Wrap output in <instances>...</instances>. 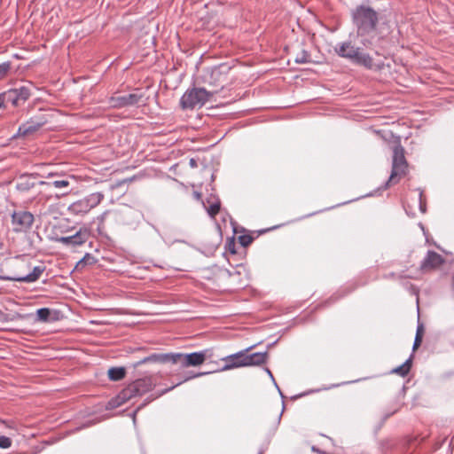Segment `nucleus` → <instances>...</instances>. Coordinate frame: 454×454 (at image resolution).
<instances>
[{"label": "nucleus", "instance_id": "4468645a", "mask_svg": "<svg viewBox=\"0 0 454 454\" xmlns=\"http://www.w3.org/2000/svg\"><path fill=\"white\" fill-rule=\"evenodd\" d=\"M444 262V259L434 251L429 250L420 264L422 270H433L441 266Z\"/></svg>", "mask_w": 454, "mask_h": 454}, {"label": "nucleus", "instance_id": "2eb2a0df", "mask_svg": "<svg viewBox=\"0 0 454 454\" xmlns=\"http://www.w3.org/2000/svg\"><path fill=\"white\" fill-rule=\"evenodd\" d=\"M359 49L355 47L350 42H344L336 47L335 51L340 57L348 59L353 63Z\"/></svg>", "mask_w": 454, "mask_h": 454}, {"label": "nucleus", "instance_id": "f704fd0d", "mask_svg": "<svg viewBox=\"0 0 454 454\" xmlns=\"http://www.w3.org/2000/svg\"><path fill=\"white\" fill-rule=\"evenodd\" d=\"M423 325H419L418 327H417V332H416V336H420L422 337L423 335Z\"/></svg>", "mask_w": 454, "mask_h": 454}, {"label": "nucleus", "instance_id": "5701e85b", "mask_svg": "<svg viewBox=\"0 0 454 454\" xmlns=\"http://www.w3.org/2000/svg\"><path fill=\"white\" fill-rule=\"evenodd\" d=\"M51 310L49 308H41L36 310V319L40 322H50L52 319L51 318Z\"/></svg>", "mask_w": 454, "mask_h": 454}, {"label": "nucleus", "instance_id": "ddd939ff", "mask_svg": "<svg viewBox=\"0 0 454 454\" xmlns=\"http://www.w3.org/2000/svg\"><path fill=\"white\" fill-rule=\"evenodd\" d=\"M209 349H204L199 352H192L190 354H184L183 367L197 366L202 364L206 358L210 355Z\"/></svg>", "mask_w": 454, "mask_h": 454}, {"label": "nucleus", "instance_id": "cd10ccee", "mask_svg": "<svg viewBox=\"0 0 454 454\" xmlns=\"http://www.w3.org/2000/svg\"><path fill=\"white\" fill-rule=\"evenodd\" d=\"M12 445V440L7 437L1 435L0 436V448L7 449Z\"/></svg>", "mask_w": 454, "mask_h": 454}, {"label": "nucleus", "instance_id": "0eeeda50", "mask_svg": "<svg viewBox=\"0 0 454 454\" xmlns=\"http://www.w3.org/2000/svg\"><path fill=\"white\" fill-rule=\"evenodd\" d=\"M184 354L183 353H165V354H152L136 363L133 367H137L146 363H171L174 364H180L183 367Z\"/></svg>", "mask_w": 454, "mask_h": 454}, {"label": "nucleus", "instance_id": "9d476101", "mask_svg": "<svg viewBox=\"0 0 454 454\" xmlns=\"http://www.w3.org/2000/svg\"><path fill=\"white\" fill-rule=\"evenodd\" d=\"M45 270V267L39 265L32 268V270L27 274H16V275H1L0 279L5 281H14L22 283H34L37 281L41 275Z\"/></svg>", "mask_w": 454, "mask_h": 454}, {"label": "nucleus", "instance_id": "c756f323", "mask_svg": "<svg viewBox=\"0 0 454 454\" xmlns=\"http://www.w3.org/2000/svg\"><path fill=\"white\" fill-rule=\"evenodd\" d=\"M11 320H12V318H11L10 315L0 309V322L7 323Z\"/></svg>", "mask_w": 454, "mask_h": 454}, {"label": "nucleus", "instance_id": "dca6fc26", "mask_svg": "<svg viewBox=\"0 0 454 454\" xmlns=\"http://www.w3.org/2000/svg\"><path fill=\"white\" fill-rule=\"evenodd\" d=\"M89 238V232L80 230L75 234L60 238V242L65 245L80 246L86 242Z\"/></svg>", "mask_w": 454, "mask_h": 454}, {"label": "nucleus", "instance_id": "39448f33", "mask_svg": "<svg viewBox=\"0 0 454 454\" xmlns=\"http://www.w3.org/2000/svg\"><path fill=\"white\" fill-rule=\"evenodd\" d=\"M104 199L102 192H97L89 194L88 196L81 199L71 205L67 210L70 215H84L89 213L92 208L96 207Z\"/></svg>", "mask_w": 454, "mask_h": 454}, {"label": "nucleus", "instance_id": "4be33fe9", "mask_svg": "<svg viewBox=\"0 0 454 454\" xmlns=\"http://www.w3.org/2000/svg\"><path fill=\"white\" fill-rule=\"evenodd\" d=\"M126 371L123 367H112L108 370V377L111 380L118 381L125 377Z\"/></svg>", "mask_w": 454, "mask_h": 454}, {"label": "nucleus", "instance_id": "6e6552de", "mask_svg": "<svg viewBox=\"0 0 454 454\" xmlns=\"http://www.w3.org/2000/svg\"><path fill=\"white\" fill-rule=\"evenodd\" d=\"M34 215L28 211H14L12 214V229L14 232H26L34 223Z\"/></svg>", "mask_w": 454, "mask_h": 454}, {"label": "nucleus", "instance_id": "ea45409f", "mask_svg": "<svg viewBox=\"0 0 454 454\" xmlns=\"http://www.w3.org/2000/svg\"><path fill=\"white\" fill-rule=\"evenodd\" d=\"M55 176V174H54V173H49V174L47 175V177H52V176Z\"/></svg>", "mask_w": 454, "mask_h": 454}, {"label": "nucleus", "instance_id": "bb28decb", "mask_svg": "<svg viewBox=\"0 0 454 454\" xmlns=\"http://www.w3.org/2000/svg\"><path fill=\"white\" fill-rule=\"evenodd\" d=\"M239 240L242 247H247L252 243L253 238L248 235H241L239 236Z\"/></svg>", "mask_w": 454, "mask_h": 454}, {"label": "nucleus", "instance_id": "9b49d317", "mask_svg": "<svg viewBox=\"0 0 454 454\" xmlns=\"http://www.w3.org/2000/svg\"><path fill=\"white\" fill-rule=\"evenodd\" d=\"M253 347H249L244 350L239 351L235 354L229 355L223 358L224 362V365L221 369V371H228L234 368L245 367L247 366V353Z\"/></svg>", "mask_w": 454, "mask_h": 454}, {"label": "nucleus", "instance_id": "20e7f679", "mask_svg": "<svg viewBox=\"0 0 454 454\" xmlns=\"http://www.w3.org/2000/svg\"><path fill=\"white\" fill-rule=\"evenodd\" d=\"M211 96L212 93L204 88L187 90L180 99V106L184 110L202 107Z\"/></svg>", "mask_w": 454, "mask_h": 454}, {"label": "nucleus", "instance_id": "e433bc0d", "mask_svg": "<svg viewBox=\"0 0 454 454\" xmlns=\"http://www.w3.org/2000/svg\"><path fill=\"white\" fill-rule=\"evenodd\" d=\"M204 374H205L204 372H200V373L195 374L193 376L188 377L187 379H185V380H187L189 379H192V378L199 377V376H201V375H204Z\"/></svg>", "mask_w": 454, "mask_h": 454}, {"label": "nucleus", "instance_id": "f3484780", "mask_svg": "<svg viewBox=\"0 0 454 454\" xmlns=\"http://www.w3.org/2000/svg\"><path fill=\"white\" fill-rule=\"evenodd\" d=\"M36 185L35 176L33 175H21L16 182V189L27 192Z\"/></svg>", "mask_w": 454, "mask_h": 454}, {"label": "nucleus", "instance_id": "4c0bfd02", "mask_svg": "<svg viewBox=\"0 0 454 454\" xmlns=\"http://www.w3.org/2000/svg\"><path fill=\"white\" fill-rule=\"evenodd\" d=\"M266 372H267V374H269V375L270 376V378L272 379V380L275 382V380H274V378H273V375H272L271 372H270L268 368H266Z\"/></svg>", "mask_w": 454, "mask_h": 454}, {"label": "nucleus", "instance_id": "423d86ee", "mask_svg": "<svg viewBox=\"0 0 454 454\" xmlns=\"http://www.w3.org/2000/svg\"><path fill=\"white\" fill-rule=\"evenodd\" d=\"M48 122V117L45 114H39L31 117L25 123H22L17 132L12 136L13 138L25 137L39 130Z\"/></svg>", "mask_w": 454, "mask_h": 454}, {"label": "nucleus", "instance_id": "7c9ffc66", "mask_svg": "<svg viewBox=\"0 0 454 454\" xmlns=\"http://www.w3.org/2000/svg\"><path fill=\"white\" fill-rule=\"evenodd\" d=\"M17 260L20 261V265L18 266L19 268H27V270L31 269L30 263L26 262L24 259H20L17 257Z\"/></svg>", "mask_w": 454, "mask_h": 454}, {"label": "nucleus", "instance_id": "de8ad7c7", "mask_svg": "<svg viewBox=\"0 0 454 454\" xmlns=\"http://www.w3.org/2000/svg\"><path fill=\"white\" fill-rule=\"evenodd\" d=\"M259 454H262V450H260V451H259Z\"/></svg>", "mask_w": 454, "mask_h": 454}, {"label": "nucleus", "instance_id": "79ce46f5", "mask_svg": "<svg viewBox=\"0 0 454 454\" xmlns=\"http://www.w3.org/2000/svg\"><path fill=\"white\" fill-rule=\"evenodd\" d=\"M312 450H313V451H317V452H320V451H319V450H317V449L316 447H314V446L312 447Z\"/></svg>", "mask_w": 454, "mask_h": 454}, {"label": "nucleus", "instance_id": "473e14b6", "mask_svg": "<svg viewBox=\"0 0 454 454\" xmlns=\"http://www.w3.org/2000/svg\"><path fill=\"white\" fill-rule=\"evenodd\" d=\"M179 384H180V383H177V384H176V386H178ZM175 387H176V385H175V386H172V387H168V388H166V389L162 390V391H161L158 395H156V396H154V397L151 398L147 403H149V402H151L152 400H153V399H155V398L159 397L160 395H163V394H165V393L168 392L169 390L173 389Z\"/></svg>", "mask_w": 454, "mask_h": 454}, {"label": "nucleus", "instance_id": "a211bd4d", "mask_svg": "<svg viewBox=\"0 0 454 454\" xmlns=\"http://www.w3.org/2000/svg\"><path fill=\"white\" fill-rule=\"evenodd\" d=\"M353 63L362 66L367 69L373 68L372 58L368 53L362 51L361 49L358 50Z\"/></svg>", "mask_w": 454, "mask_h": 454}, {"label": "nucleus", "instance_id": "b1692460", "mask_svg": "<svg viewBox=\"0 0 454 454\" xmlns=\"http://www.w3.org/2000/svg\"><path fill=\"white\" fill-rule=\"evenodd\" d=\"M221 203L219 199H215L214 202L207 208V212L210 217H215L220 211Z\"/></svg>", "mask_w": 454, "mask_h": 454}, {"label": "nucleus", "instance_id": "393cba45", "mask_svg": "<svg viewBox=\"0 0 454 454\" xmlns=\"http://www.w3.org/2000/svg\"><path fill=\"white\" fill-rule=\"evenodd\" d=\"M294 61L298 64L309 63L310 62V55L308 53V51H302L296 56Z\"/></svg>", "mask_w": 454, "mask_h": 454}, {"label": "nucleus", "instance_id": "aec40b11", "mask_svg": "<svg viewBox=\"0 0 454 454\" xmlns=\"http://www.w3.org/2000/svg\"><path fill=\"white\" fill-rule=\"evenodd\" d=\"M39 185H46V186H53L57 189L67 188L70 184L68 178L58 179L51 182L47 181H39L37 183Z\"/></svg>", "mask_w": 454, "mask_h": 454}, {"label": "nucleus", "instance_id": "c9c22d12", "mask_svg": "<svg viewBox=\"0 0 454 454\" xmlns=\"http://www.w3.org/2000/svg\"><path fill=\"white\" fill-rule=\"evenodd\" d=\"M189 163L192 168L197 167V161L194 159H191Z\"/></svg>", "mask_w": 454, "mask_h": 454}, {"label": "nucleus", "instance_id": "58836bf2", "mask_svg": "<svg viewBox=\"0 0 454 454\" xmlns=\"http://www.w3.org/2000/svg\"><path fill=\"white\" fill-rule=\"evenodd\" d=\"M194 196L196 199L200 200V194L199 192H195L194 193Z\"/></svg>", "mask_w": 454, "mask_h": 454}, {"label": "nucleus", "instance_id": "72a5a7b5", "mask_svg": "<svg viewBox=\"0 0 454 454\" xmlns=\"http://www.w3.org/2000/svg\"><path fill=\"white\" fill-rule=\"evenodd\" d=\"M7 103V99L4 97V92L0 94V108H2Z\"/></svg>", "mask_w": 454, "mask_h": 454}, {"label": "nucleus", "instance_id": "a18cd8bd", "mask_svg": "<svg viewBox=\"0 0 454 454\" xmlns=\"http://www.w3.org/2000/svg\"><path fill=\"white\" fill-rule=\"evenodd\" d=\"M231 254H234L235 253V250L234 249H231Z\"/></svg>", "mask_w": 454, "mask_h": 454}, {"label": "nucleus", "instance_id": "2f4dec72", "mask_svg": "<svg viewBox=\"0 0 454 454\" xmlns=\"http://www.w3.org/2000/svg\"><path fill=\"white\" fill-rule=\"evenodd\" d=\"M421 341H422V337L420 336H415V339H414V342H413V350H415L416 348H418L419 347V345L421 344Z\"/></svg>", "mask_w": 454, "mask_h": 454}, {"label": "nucleus", "instance_id": "f8f14e48", "mask_svg": "<svg viewBox=\"0 0 454 454\" xmlns=\"http://www.w3.org/2000/svg\"><path fill=\"white\" fill-rule=\"evenodd\" d=\"M30 89L26 86L11 89L4 92L7 103H11L13 106H18L26 102L30 97Z\"/></svg>", "mask_w": 454, "mask_h": 454}, {"label": "nucleus", "instance_id": "c03bdc74", "mask_svg": "<svg viewBox=\"0 0 454 454\" xmlns=\"http://www.w3.org/2000/svg\"><path fill=\"white\" fill-rule=\"evenodd\" d=\"M4 247V243L0 240V249Z\"/></svg>", "mask_w": 454, "mask_h": 454}, {"label": "nucleus", "instance_id": "1a4fd4ad", "mask_svg": "<svg viewBox=\"0 0 454 454\" xmlns=\"http://www.w3.org/2000/svg\"><path fill=\"white\" fill-rule=\"evenodd\" d=\"M143 94L139 92V90H136V92L129 93L121 96H112L108 104L113 108H123L128 106H133L139 103Z\"/></svg>", "mask_w": 454, "mask_h": 454}, {"label": "nucleus", "instance_id": "7ed1b4c3", "mask_svg": "<svg viewBox=\"0 0 454 454\" xmlns=\"http://www.w3.org/2000/svg\"><path fill=\"white\" fill-rule=\"evenodd\" d=\"M407 167L404 149L400 144H397L393 147L392 170L388 180L385 184V188L391 184L398 183L400 178L406 175Z\"/></svg>", "mask_w": 454, "mask_h": 454}, {"label": "nucleus", "instance_id": "49530a36", "mask_svg": "<svg viewBox=\"0 0 454 454\" xmlns=\"http://www.w3.org/2000/svg\"><path fill=\"white\" fill-rule=\"evenodd\" d=\"M142 406H145V403H142V404L138 407V409H140Z\"/></svg>", "mask_w": 454, "mask_h": 454}, {"label": "nucleus", "instance_id": "c85d7f7f", "mask_svg": "<svg viewBox=\"0 0 454 454\" xmlns=\"http://www.w3.org/2000/svg\"><path fill=\"white\" fill-rule=\"evenodd\" d=\"M419 209H420L421 213H425L426 212V202L423 200L422 191H419Z\"/></svg>", "mask_w": 454, "mask_h": 454}, {"label": "nucleus", "instance_id": "f03ea898", "mask_svg": "<svg viewBox=\"0 0 454 454\" xmlns=\"http://www.w3.org/2000/svg\"><path fill=\"white\" fill-rule=\"evenodd\" d=\"M155 384L153 383L151 377L136 380L121 390V392L117 396V400L120 401H112V405L118 406L133 397L140 396L152 390Z\"/></svg>", "mask_w": 454, "mask_h": 454}, {"label": "nucleus", "instance_id": "412c9836", "mask_svg": "<svg viewBox=\"0 0 454 454\" xmlns=\"http://www.w3.org/2000/svg\"><path fill=\"white\" fill-rule=\"evenodd\" d=\"M411 356L403 364H401L400 366H397L396 368L393 369L391 371L392 373H395V374H398L402 377H405L410 370H411Z\"/></svg>", "mask_w": 454, "mask_h": 454}, {"label": "nucleus", "instance_id": "37998d69", "mask_svg": "<svg viewBox=\"0 0 454 454\" xmlns=\"http://www.w3.org/2000/svg\"><path fill=\"white\" fill-rule=\"evenodd\" d=\"M277 388L278 389V392L280 393V395L283 396L282 393H281V389H279V387H278V385L275 383Z\"/></svg>", "mask_w": 454, "mask_h": 454}, {"label": "nucleus", "instance_id": "a878e982", "mask_svg": "<svg viewBox=\"0 0 454 454\" xmlns=\"http://www.w3.org/2000/svg\"><path fill=\"white\" fill-rule=\"evenodd\" d=\"M11 67L12 63L10 61L0 63V81L7 76Z\"/></svg>", "mask_w": 454, "mask_h": 454}, {"label": "nucleus", "instance_id": "a19ab883", "mask_svg": "<svg viewBox=\"0 0 454 454\" xmlns=\"http://www.w3.org/2000/svg\"><path fill=\"white\" fill-rule=\"evenodd\" d=\"M90 425H91V423L84 424L81 428L87 427H89V426H90Z\"/></svg>", "mask_w": 454, "mask_h": 454}, {"label": "nucleus", "instance_id": "f257e3e1", "mask_svg": "<svg viewBox=\"0 0 454 454\" xmlns=\"http://www.w3.org/2000/svg\"><path fill=\"white\" fill-rule=\"evenodd\" d=\"M352 20L364 46L371 48L381 40L376 30L378 13L372 7L357 6L352 11Z\"/></svg>", "mask_w": 454, "mask_h": 454}, {"label": "nucleus", "instance_id": "6ab92c4d", "mask_svg": "<svg viewBox=\"0 0 454 454\" xmlns=\"http://www.w3.org/2000/svg\"><path fill=\"white\" fill-rule=\"evenodd\" d=\"M267 356V352H255L253 354L247 353V366L261 365L266 362Z\"/></svg>", "mask_w": 454, "mask_h": 454}]
</instances>
